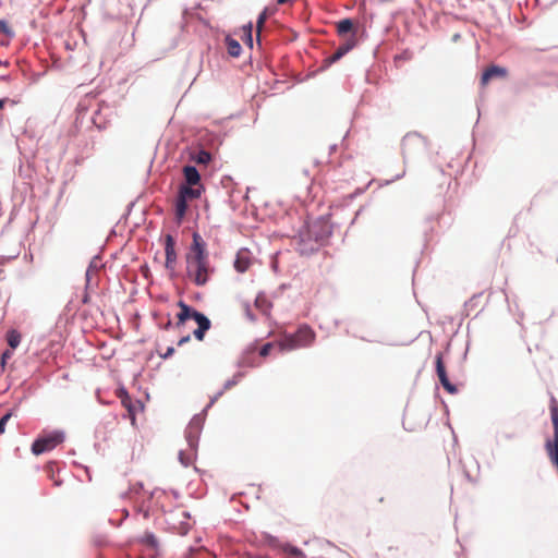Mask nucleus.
I'll return each mask as SVG.
<instances>
[{
	"label": "nucleus",
	"mask_w": 558,
	"mask_h": 558,
	"mask_svg": "<svg viewBox=\"0 0 558 558\" xmlns=\"http://www.w3.org/2000/svg\"><path fill=\"white\" fill-rule=\"evenodd\" d=\"M186 277L197 287H204L210 279L214 268L210 267L206 243L197 233H193V242L185 254Z\"/></svg>",
	"instance_id": "nucleus-1"
},
{
	"label": "nucleus",
	"mask_w": 558,
	"mask_h": 558,
	"mask_svg": "<svg viewBox=\"0 0 558 558\" xmlns=\"http://www.w3.org/2000/svg\"><path fill=\"white\" fill-rule=\"evenodd\" d=\"M316 338L315 331L308 325H302L294 333H284L277 342L281 352L311 347Z\"/></svg>",
	"instance_id": "nucleus-2"
},
{
	"label": "nucleus",
	"mask_w": 558,
	"mask_h": 558,
	"mask_svg": "<svg viewBox=\"0 0 558 558\" xmlns=\"http://www.w3.org/2000/svg\"><path fill=\"white\" fill-rule=\"evenodd\" d=\"M178 306L180 307V312L177 315L175 327L180 328L185 324L187 319H194L198 327L193 331V336L198 340L203 341L205 337V332L210 328L211 323L207 316L203 313L194 310L183 301H179Z\"/></svg>",
	"instance_id": "nucleus-3"
},
{
	"label": "nucleus",
	"mask_w": 558,
	"mask_h": 558,
	"mask_svg": "<svg viewBox=\"0 0 558 558\" xmlns=\"http://www.w3.org/2000/svg\"><path fill=\"white\" fill-rule=\"evenodd\" d=\"M64 440L61 432H53L47 436L37 438L32 445V452L36 456L50 451Z\"/></svg>",
	"instance_id": "nucleus-4"
},
{
	"label": "nucleus",
	"mask_w": 558,
	"mask_h": 558,
	"mask_svg": "<svg viewBox=\"0 0 558 558\" xmlns=\"http://www.w3.org/2000/svg\"><path fill=\"white\" fill-rule=\"evenodd\" d=\"M165 255L166 262L165 267L169 271L171 278L177 276V251H175V241L171 234H167L165 236Z\"/></svg>",
	"instance_id": "nucleus-5"
},
{
	"label": "nucleus",
	"mask_w": 558,
	"mask_h": 558,
	"mask_svg": "<svg viewBox=\"0 0 558 558\" xmlns=\"http://www.w3.org/2000/svg\"><path fill=\"white\" fill-rule=\"evenodd\" d=\"M436 373L445 390H447L451 395L458 391L457 387L450 383L447 376L441 353H438L436 356Z\"/></svg>",
	"instance_id": "nucleus-6"
},
{
	"label": "nucleus",
	"mask_w": 558,
	"mask_h": 558,
	"mask_svg": "<svg viewBox=\"0 0 558 558\" xmlns=\"http://www.w3.org/2000/svg\"><path fill=\"white\" fill-rule=\"evenodd\" d=\"M402 150L404 155L412 154L415 149H420L424 146V140L422 136L415 133L407 134L402 140Z\"/></svg>",
	"instance_id": "nucleus-7"
},
{
	"label": "nucleus",
	"mask_w": 558,
	"mask_h": 558,
	"mask_svg": "<svg viewBox=\"0 0 558 558\" xmlns=\"http://www.w3.org/2000/svg\"><path fill=\"white\" fill-rule=\"evenodd\" d=\"M356 43L357 40L355 35H352L344 44L340 45L337 50L325 60V62L331 64L339 61L343 56H345L356 46Z\"/></svg>",
	"instance_id": "nucleus-8"
},
{
	"label": "nucleus",
	"mask_w": 558,
	"mask_h": 558,
	"mask_svg": "<svg viewBox=\"0 0 558 558\" xmlns=\"http://www.w3.org/2000/svg\"><path fill=\"white\" fill-rule=\"evenodd\" d=\"M356 43L357 40L355 35H352L344 44L340 45L337 50L325 60V62L331 64L339 61L343 56H345L356 46Z\"/></svg>",
	"instance_id": "nucleus-9"
},
{
	"label": "nucleus",
	"mask_w": 558,
	"mask_h": 558,
	"mask_svg": "<svg viewBox=\"0 0 558 558\" xmlns=\"http://www.w3.org/2000/svg\"><path fill=\"white\" fill-rule=\"evenodd\" d=\"M252 265L251 252L246 248H242L236 253L234 260V268L238 272L243 274L250 269Z\"/></svg>",
	"instance_id": "nucleus-10"
},
{
	"label": "nucleus",
	"mask_w": 558,
	"mask_h": 558,
	"mask_svg": "<svg viewBox=\"0 0 558 558\" xmlns=\"http://www.w3.org/2000/svg\"><path fill=\"white\" fill-rule=\"evenodd\" d=\"M508 75V71L505 68L498 65L488 66L482 74L481 83L482 85L488 84V82L495 77H506Z\"/></svg>",
	"instance_id": "nucleus-11"
},
{
	"label": "nucleus",
	"mask_w": 558,
	"mask_h": 558,
	"mask_svg": "<svg viewBox=\"0 0 558 558\" xmlns=\"http://www.w3.org/2000/svg\"><path fill=\"white\" fill-rule=\"evenodd\" d=\"M203 191L202 185H181L179 195L187 201L197 199L201 197Z\"/></svg>",
	"instance_id": "nucleus-12"
},
{
	"label": "nucleus",
	"mask_w": 558,
	"mask_h": 558,
	"mask_svg": "<svg viewBox=\"0 0 558 558\" xmlns=\"http://www.w3.org/2000/svg\"><path fill=\"white\" fill-rule=\"evenodd\" d=\"M183 175L186 182L185 185H201V175L195 167L185 166L183 168Z\"/></svg>",
	"instance_id": "nucleus-13"
},
{
	"label": "nucleus",
	"mask_w": 558,
	"mask_h": 558,
	"mask_svg": "<svg viewBox=\"0 0 558 558\" xmlns=\"http://www.w3.org/2000/svg\"><path fill=\"white\" fill-rule=\"evenodd\" d=\"M187 199L183 198L182 196L178 195L177 202H175V218L180 222L187 210Z\"/></svg>",
	"instance_id": "nucleus-14"
},
{
	"label": "nucleus",
	"mask_w": 558,
	"mask_h": 558,
	"mask_svg": "<svg viewBox=\"0 0 558 558\" xmlns=\"http://www.w3.org/2000/svg\"><path fill=\"white\" fill-rule=\"evenodd\" d=\"M226 44H227V49H228V53L232 57H239L241 54V51H242V47L241 45L239 44L238 40L231 38V37H227L226 38Z\"/></svg>",
	"instance_id": "nucleus-15"
},
{
	"label": "nucleus",
	"mask_w": 558,
	"mask_h": 558,
	"mask_svg": "<svg viewBox=\"0 0 558 558\" xmlns=\"http://www.w3.org/2000/svg\"><path fill=\"white\" fill-rule=\"evenodd\" d=\"M255 305L264 315H268L271 308V304L265 296L258 295L255 300Z\"/></svg>",
	"instance_id": "nucleus-16"
},
{
	"label": "nucleus",
	"mask_w": 558,
	"mask_h": 558,
	"mask_svg": "<svg viewBox=\"0 0 558 558\" xmlns=\"http://www.w3.org/2000/svg\"><path fill=\"white\" fill-rule=\"evenodd\" d=\"M353 29V22L350 19L341 20L337 23L339 35H344Z\"/></svg>",
	"instance_id": "nucleus-17"
},
{
	"label": "nucleus",
	"mask_w": 558,
	"mask_h": 558,
	"mask_svg": "<svg viewBox=\"0 0 558 558\" xmlns=\"http://www.w3.org/2000/svg\"><path fill=\"white\" fill-rule=\"evenodd\" d=\"M120 398H121V403L129 411V414H130L132 421L134 422V420H135L134 408H133L132 400H131L130 396L126 392H123L120 395Z\"/></svg>",
	"instance_id": "nucleus-18"
},
{
	"label": "nucleus",
	"mask_w": 558,
	"mask_h": 558,
	"mask_svg": "<svg viewBox=\"0 0 558 558\" xmlns=\"http://www.w3.org/2000/svg\"><path fill=\"white\" fill-rule=\"evenodd\" d=\"M8 344L15 349L21 342V335L15 330H10L7 335Z\"/></svg>",
	"instance_id": "nucleus-19"
},
{
	"label": "nucleus",
	"mask_w": 558,
	"mask_h": 558,
	"mask_svg": "<svg viewBox=\"0 0 558 558\" xmlns=\"http://www.w3.org/2000/svg\"><path fill=\"white\" fill-rule=\"evenodd\" d=\"M268 17V10L265 9L258 16L257 23H256V34H257V40L259 41L260 33L264 27V24Z\"/></svg>",
	"instance_id": "nucleus-20"
},
{
	"label": "nucleus",
	"mask_w": 558,
	"mask_h": 558,
	"mask_svg": "<svg viewBox=\"0 0 558 558\" xmlns=\"http://www.w3.org/2000/svg\"><path fill=\"white\" fill-rule=\"evenodd\" d=\"M211 156L206 150H199L194 157L193 160L199 165H206L210 161Z\"/></svg>",
	"instance_id": "nucleus-21"
},
{
	"label": "nucleus",
	"mask_w": 558,
	"mask_h": 558,
	"mask_svg": "<svg viewBox=\"0 0 558 558\" xmlns=\"http://www.w3.org/2000/svg\"><path fill=\"white\" fill-rule=\"evenodd\" d=\"M143 541L150 547H156L158 544L156 536L151 533H145Z\"/></svg>",
	"instance_id": "nucleus-22"
},
{
	"label": "nucleus",
	"mask_w": 558,
	"mask_h": 558,
	"mask_svg": "<svg viewBox=\"0 0 558 558\" xmlns=\"http://www.w3.org/2000/svg\"><path fill=\"white\" fill-rule=\"evenodd\" d=\"M11 416H12V413L9 412L0 418V434L5 433L7 423L11 418Z\"/></svg>",
	"instance_id": "nucleus-23"
},
{
	"label": "nucleus",
	"mask_w": 558,
	"mask_h": 558,
	"mask_svg": "<svg viewBox=\"0 0 558 558\" xmlns=\"http://www.w3.org/2000/svg\"><path fill=\"white\" fill-rule=\"evenodd\" d=\"M0 33H3L10 37L13 36L12 29L10 28L8 23L3 20H0Z\"/></svg>",
	"instance_id": "nucleus-24"
},
{
	"label": "nucleus",
	"mask_w": 558,
	"mask_h": 558,
	"mask_svg": "<svg viewBox=\"0 0 558 558\" xmlns=\"http://www.w3.org/2000/svg\"><path fill=\"white\" fill-rule=\"evenodd\" d=\"M272 348H274V343H271V342L264 344L259 350V355L263 357L268 356Z\"/></svg>",
	"instance_id": "nucleus-25"
},
{
	"label": "nucleus",
	"mask_w": 558,
	"mask_h": 558,
	"mask_svg": "<svg viewBox=\"0 0 558 558\" xmlns=\"http://www.w3.org/2000/svg\"><path fill=\"white\" fill-rule=\"evenodd\" d=\"M179 459H180V462L184 465V466H189L192 462V459L190 456H186L183 451H180L179 453Z\"/></svg>",
	"instance_id": "nucleus-26"
},
{
	"label": "nucleus",
	"mask_w": 558,
	"mask_h": 558,
	"mask_svg": "<svg viewBox=\"0 0 558 558\" xmlns=\"http://www.w3.org/2000/svg\"><path fill=\"white\" fill-rule=\"evenodd\" d=\"M239 378H240V375H236L232 379L228 380L225 384V390H228V389L232 388L233 386H235L239 381Z\"/></svg>",
	"instance_id": "nucleus-27"
},
{
	"label": "nucleus",
	"mask_w": 558,
	"mask_h": 558,
	"mask_svg": "<svg viewBox=\"0 0 558 558\" xmlns=\"http://www.w3.org/2000/svg\"><path fill=\"white\" fill-rule=\"evenodd\" d=\"M252 31H253V26L251 23L244 27V33L247 36V40L251 46H252Z\"/></svg>",
	"instance_id": "nucleus-28"
},
{
	"label": "nucleus",
	"mask_w": 558,
	"mask_h": 558,
	"mask_svg": "<svg viewBox=\"0 0 558 558\" xmlns=\"http://www.w3.org/2000/svg\"><path fill=\"white\" fill-rule=\"evenodd\" d=\"M174 353V348L173 347H169L166 351V353L163 354H160V357H162L163 360L170 357L172 354Z\"/></svg>",
	"instance_id": "nucleus-29"
},
{
	"label": "nucleus",
	"mask_w": 558,
	"mask_h": 558,
	"mask_svg": "<svg viewBox=\"0 0 558 558\" xmlns=\"http://www.w3.org/2000/svg\"><path fill=\"white\" fill-rule=\"evenodd\" d=\"M288 553L293 556H302L303 553L296 547H290Z\"/></svg>",
	"instance_id": "nucleus-30"
},
{
	"label": "nucleus",
	"mask_w": 558,
	"mask_h": 558,
	"mask_svg": "<svg viewBox=\"0 0 558 558\" xmlns=\"http://www.w3.org/2000/svg\"><path fill=\"white\" fill-rule=\"evenodd\" d=\"M190 340H191L190 335L184 336V337H182V338L178 341V345H179V347H181V345H183V344L187 343Z\"/></svg>",
	"instance_id": "nucleus-31"
},
{
	"label": "nucleus",
	"mask_w": 558,
	"mask_h": 558,
	"mask_svg": "<svg viewBox=\"0 0 558 558\" xmlns=\"http://www.w3.org/2000/svg\"><path fill=\"white\" fill-rule=\"evenodd\" d=\"M291 0H277V3L278 4H286L288 2H290Z\"/></svg>",
	"instance_id": "nucleus-32"
},
{
	"label": "nucleus",
	"mask_w": 558,
	"mask_h": 558,
	"mask_svg": "<svg viewBox=\"0 0 558 558\" xmlns=\"http://www.w3.org/2000/svg\"><path fill=\"white\" fill-rule=\"evenodd\" d=\"M7 99H0V109L4 107Z\"/></svg>",
	"instance_id": "nucleus-33"
},
{
	"label": "nucleus",
	"mask_w": 558,
	"mask_h": 558,
	"mask_svg": "<svg viewBox=\"0 0 558 558\" xmlns=\"http://www.w3.org/2000/svg\"><path fill=\"white\" fill-rule=\"evenodd\" d=\"M170 326H171V322L169 320V322L165 325V327H163V328H165V329H169V328H170Z\"/></svg>",
	"instance_id": "nucleus-34"
}]
</instances>
